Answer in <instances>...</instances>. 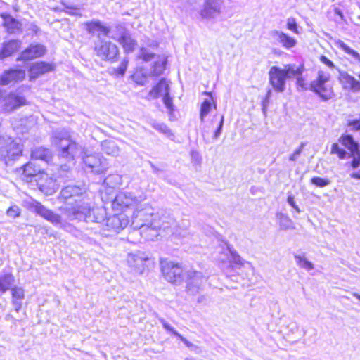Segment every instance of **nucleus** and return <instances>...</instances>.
<instances>
[{
  "label": "nucleus",
  "instance_id": "45",
  "mask_svg": "<svg viewBox=\"0 0 360 360\" xmlns=\"http://www.w3.org/2000/svg\"><path fill=\"white\" fill-rule=\"evenodd\" d=\"M211 101L209 99H205L200 107V118L201 122H204L205 117L208 115L211 110Z\"/></svg>",
  "mask_w": 360,
  "mask_h": 360
},
{
  "label": "nucleus",
  "instance_id": "24",
  "mask_svg": "<svg viewBox=\"0 0 360 360\" xmlns=\"http://www.w3.org/2000/svg\"><path fill=\"white\" fill-rule=\"evenodd\" d=\"M270 35L275 41L281 44L285 49H290L297 44V41L295 39L290 37L281 31H271Z\"/></svg>",
  "mask_w": 360,
  "mask_h": 360
},
{
  "label": "nucleus",
  "instance_id": "41",
  "mask_svg": "<svg viewBox=\"0 0 360 360\" xmlns=\"http://www.w3.org/2000/svg\"><path fill=\"white\" fill-rule=\"evenodd\" d=\"M129 30L122 24H117L115 27V31L110 37L112 39L118 41L120 38H122L124 35L129 34Z\"/></svg>",
  "mask_w": 360,
  "mask_h": 360
},
{
  "label": "nucleus",
  "instance_id": "10",
  "mask_svg": "<svg viewBox=\"0 0 360 360\" xmlns=\"http://www.w3.org/2000/svg\"><path fill=\"white\" fill-rule=\"evenodd\" d=\"M148 262V256L141 252L129 253L127 258V262L130 268V271L135 274H143Z\"/></svg>",
  "mask_w": 360,
  "mask_h": 360
},
{
  "label": "nucleus",
  "instance_id": "7",
  "mask_svg": "<svg viewBox=\"0 0 360 360\" xmlns=\"http://www.w3.org/2000/svg\"><path fill=\"white\" fill-rule=\"evenodd\" d=\"M330 76L322 70L318 72L316 79L310 84V89L319 96L323 101H328L333 97V92L330 87H328L326 83L329 81Z\"/></svg>",
  "mask_w": 360,
  "mask_h": 360
},
{
  "label": "nucleus",
  "instance_id": "59",
  "mask_svg": "<svg viewBox=\"0 0 360 360\" xmlns=\"http://www.w3.org/2000/svg\"><path fill=\"white\" fill-rule=\"evenodd\" d=\"M321 60L322 63H323L328 67H329L330 68H335L334 63L330 60H329L327 57H326L325 56H322L321 57Z\"/></svg>",
  "mask_w": 360,
  "mask_h": 360
},
{
  "label": "nucleus",
  "instance_id": "43",
  "mask_svg": "<svg viewBox=\"0 0 360 360\" xmlns=\"http://www.w3.org/2000/svg\"><path fill=\"white\" fill-rule=\"evenodd\" d=\"M151 124L155 129L165 134V136L168 137L173 136L170 129L165 124L153 122Z\"/></svg>",
  "mask_w": 360,
  "mask_h": 360
},
{
  "label": "nucleus",
  "instance_id": "4",
  "mask_svg": "<svg viewBox=\"0 0 360 360\" xmlns=\"http://www.w3.org/2000/svg\"><path fill=\"white\" fill-rule=\"evenodd\" d=\"M22 148L17 140L8 136L0 135V159L6 165L22 155Z\"/></svg>",
  "mask_w": 360,
  "mask_h": 360
},
{
  "label": "nucleus",
  "instance_id": "47",
  "mask_svg": "<svg viewBox=\"0 0 360 360\" xmlns=\"http://www.w3.org/2000/svg\"><path fill=\"white\" fill-rule=\"evenodd\" d=\"M311 183L317 187L323 188L330 184V181L319 176H314L311 179Z\"/></svg>",
  "mask_w": 360,
  "mask_h": 360
},
{
  "label": "nucleus",
  "instance_id": "22",
  "mask_svg": "<svg viewBox=\"0 0 360 360\" xmlns=\"http://www.w3.org/2000/svg\"><path fill=\"white\" fill-rule=\"evenodd\" d=\"M136 201V196L129 192H120L115 196L112 206L114 208L122 210L132 205Z\"/></svg>",
  "mask_w": 360,
  "mask_h": 360
},
{
  "label": "nucleus",
  "instance_id": "19",
  "mask_svg": "<svg viewBox=\"0 0 360 360\" xmlns=\"http://www.w3.org/2000/svg\"><path fill=\"white\" fill-rule=\"evenodd\" d=\"M26 104V99L17 92H11L4 98V110L12 112Z\"/></svg>",
  "mask_w": 360,
  "mask_h": 360
},
{
  "label": "nucleus",
  "instance_id": "60",
  "mask_svg": "<svg viewBox=\"0 0 360 360\" xmlns=\"http://www.w3.org/2000/svg\"><path fill=\"white\" fill-rule=\"evenodd\" d=\"M134 79V81L135 82H136L137 84H140V85H144L145 84V82L146 80V78L145 77H143V78H141V79H139V74H135L134 76H133Z\"/></svg>",
  "mask_w": 360,
  "mask_h": 360
},
{
  "label": "nucleus",
  "instance_id": "32",
  "mask_svg": "<svg viewBox=\"0 0 360 360\" xmlns=\"http://www.w3.org/2000/svg\"><path fill=\"white\" fill-rule=\"evenodd\" d=\"M101 150L107 155L117 156L120 153V148L116 141L113 140H105L101 143Z\"/></svg>",
  "mask_w": 360,
  "mask_h": 360
},
{
  "label": "nucleus",
  "instance_id": "2",
  "mask_svg": "<svg viewBox=\"0 0 360 360\" xmlns=\"http://www.w3.org/2000/svg\"><path fill=\"white\" fill-rule=\"evenodd\" d=\"M52 143L58 148L59 155L68 161H72L82 151V146L72 140L70 133L65 129L53 132Z\"/></svg>",
  "mask_w": 360,
  "mask_h": 360
},
{
  "label": "nucleus",
  "instance_id": "20",
  "mask_svg": "<svg viewBox=\"0 0 360 360\" xmlns=\"http://www.w3.org/2000/svg\"><path fill=\"white\" fill-rule=\"evenodd\" d=\"M166 224L169 227L167 233H171L172 235L180 238H185L189 235L190 221L188 219H183L179 225H176V221L172 219L169 221L166 222Z\"/></svg>",
  "mask_w": 360,
  "mask_h": 360
},
{
  "label": "nucleus",
  "instance_id": "49",
  "mask_svg": "<svg viewBox=\"0 0 360 360\" xmlns=\"http://www.w3.org/2000/svg\"><path fill=\"white\" fill-rule=\"evenodd\" d=\"M159 321L162 323L163 328L169 333H172L174 335H179L177 332L169 323H167L163 318H159Z\"/></svg>",
  "mask_w": 360,
  "mask_h": 360
},
{
  "label": "nucleus",
  "instance_id": "40",
  "mask_svg": "<svg viewBox=\"0 0 360 360\" xmlns=\"http://www.w3.org/2000/svg\"><path fill=\"white\" fill-rule=\"evenodd\" d=\"M227 250L230 254L229 262L230 264H234L238 267H240L243 264V260L241 257L238 254V252L232 249L231 247H227Z\"/></svg>",
  "mask_w": 360,
  "mask_h": 360
},
{
  "label": "nucleus",
  "instance_id": "11",
  "mask_svg": "<svg viewBox=\"0 0 360 360\" xmlns=\"http://www.w3.org/2000/svg\"><path fill=\"white\" fill-rule=\"evenodd\" d=\"M186 276V289L192 295L198 293L207 281V276L202 272L194 270L188 271Z\"/></svg>",
  "mask_w": 360,
  "mask_h": 360
},
{
  "label": "nucleus",
  "instance_id": "58",
  "mask_svg": "<svg viewBox=\"0 0 360 360\" xmlns=\"http://www.w3.org/2000/svg\"><path fill=\"white\" fill-rule=\"evenodd\" d=\"M176 337L179 338L188 347H190V348H193V347L198 348L197 346H195L193 343L189 342L186 338L183 337L179 333V335H176Z\"/></svg>",
  "mask_w": 360,
  "mask_h": 360
},
{
  "label": "nucleus",
  "instance_id": "28",
  "mask_svg": "<svg viewBox=\"0 0 360 360\" xmlns=\"http://www.w3.org/2000/svg\"><path fill=\"white\" fill-rule=\"evenodd\" d=\"M31 157L32 160H39L49 164L52 161L53 154L50 149L40 146L32 150Z\"/></svg>",
  "mask_w": 360,
  "mask_h": 360
},
{
  "label": "nucleus",
  "instance_id": "57",
  "mask_svg": "<svg viewBox=\"0 0 360 360\" xmlns=\"http://www.w3.org/2000/svg\"><path fill=\"white\" fill-rule=\"evenodd\" d=\"M297 22L293 18H289L287 20V27L288 30L293 31L295 33H298L297 28Z\"/></svg>",
  "mask_w": 360,
  "mask_h": 360
},
{
  "label": "nucleus",
  "instance_id": "52",
  "mask_svg": "<svg viewBox=\"0 0 360 360\" xmlns=\"http://www.w3.org/2000/svg\"><path fill=\"white\" fill-rule=\"evenodd\" d=\"M163 103L165 107L170 111L172 112L174 110V105L172 102V98L169 96V94H166L163 96Z\"/></svg>",
  "mask_w": 360,
  "mask_h": 360
},
{
  "label": "nucleus",
  "instance_id": "51",
  "mask_svg": "<svg viewBox=\"0 0 360 360\" xmlns=\"http://www.w3.org/2000/svg\"><path fill=\"white\" fill-rule=\"evenodd\" d=\"M128 59L124 58L121 63L120 64L119 67L117 68L116 72L119 75L123 76L125 74V72L127 70V65H128Z\"/></svg>",
  "mask_w": 360,
  "mask_h": 360
},
{
  "label": "nucleus",
  "instance_id": "44",
  "mask_svg": "<svg viewBox=\"0 0 360 360\" xmlns=\"http://www.w3.org/2000/svg\"><path fill=\"white\" fill-rule=\"evenodd\" d=\"M279 226L281 230H288L292 228V221L287 215L281 214L279 217Z\"/></svg>",
  "mask_w": 360,
  "mask_h": 360
},
{
  "label": "nucleus",
  "instance_id": "34",
  "mask_svg": "<svg viewBox=\"0 0 360 360\" xmlns=\"http://www.w3.org/2000/svg\"><path fill=\"white\" fill-rule=\"evenodd\" d=\"M117 41L122 46L126 53L133 52L136 46V41L132 39L130 33L124 35L122 38H120Z\"/></svg>",
  "mask_w": 360,
  "mask_h": 360
},
{
  "label": "nucleus",
  "instance_id": "38",
  "mask_svg": "<svg viewBox=\"0 0 360 360\" xmlns=\"http://www.w3.org/2000/svg\"><path fill=\"white\" fill-rule=\"evenodd\" d=\"M103 184L109 188H118L122 184V176L118 174H110L104 179Z\"/></svg>",
  "mask_w": 360,
  "mask_h": 360
},
{
  "label": "nucleus",
  "instance_id": "13",
  "mask_svg": "<svg viewBox=\"0 0 360 360\" xmlns=\"http://www.w3.org/2000/svg\"><path fill=\"white\" fill-rule=\"evenodd\" d=\"M169 227L166 224L165 221H162L161 224H156L154 221H150L146 225L140 227V234L148 240H153L159 236V231H163L167 233Z\"/></svg>",
  "mask_w": 360,
  "mask_h": 360
},
{
  "label": "nucleus",
  "instance_id": "14",
  "mask_svg": "<svg viewBox=\"0 0 360 360\" xmlns=\"http://www.w3.org/2000/svg\"><path fill=\"white\" fill-rule=\"evenodd\" d=\"M46 47L41 44H30L20 53L17 61H27L43 56L46 53Z\"/></svg>",
  "mask_w": 360,
  "mask_h": 360
},
{
  "label": "nucleus",
  "instance_id": "62",
  "mask_svg": "<svg viewBox=\"0 0 360 360\" xmlns=\"http://www.w3.org/2000/svg\"><path fill=\"white\" fill-rule=\"evenodd\" d=\"M340 149L341 148H340L339 145L337 143H334L331 146L330 153L332 154H337Z\"/></svg>",
  "mask_w": 360,
  "mask_h": 360
},
{
  "label": "nucleus",
  "instance_id": "48",
  "mask_svg": "<svg viewBox=\"0 0 360 360\" xmlns=\"http://www.w3.org/2000/svg\"><path fill=\"white\" fill-rule=\"evenodd\" d=\"M349 157L353 158V160L351 162V166L354 169H356L360 166V150H359V149L356 151L350 153L349 154Z\"/></svg>",
  "mask_w": 360,
  "mask_h": 360
},
{
  "label": "nucleus",
  "instance_id": "33",
  "mask_svg": "<svg viewBox=\"0 0 360 360\" xmlns=\"http://www.w3.org/2000/svg\"><path fill=\"white\" fill-rule=\"evenodd\" d=\"M14 276L10 273L0 275V292L5 293L14 283Z\"/></svg>",
  "mask_w": 360,
  "mask_h": 360
},
{
  "label": "nucleus",
  "instance_id": "8",
  "mask_svg": "<svg viewBox=\"0 0 360 360\" xmlns=\"http://www.w3.org/2000/svg\"><path fill=\"white\" fill-rule=\"evenodd\" d=\"M25 203L28 210L37 213L53 224H61L62 219L60 215L47 209L41 202L30 198V200L25 201Z\"/></svg>",
  "mask_w": 360,
  "mask_h": 360
},
{
  "label": "nucleus",
  "instance_id": "3",
  "mask_svg": "<svg viewBox=\"0 0 360 360\" xmlns=\"http://www.w3.org/2000/svg\"><path fill=\"white\" fill-rule=\"evenodd\" d=\"M297 72L295 65H286L284 68L272 66L269 71V84L276 91L283 93L285 90L286 80L294 78Z\"/></svg>",
  "mask_w": 360,
  "mask_h": 360
},
{
  "label": "nucleus",
  "instance_id": "46",
  "mask_svg": "<svg viewBox=\"0 0 360 360\" xmlns=\"http://www.w3.org/2000/svg\"><path fill=\"white\" fill-rule=\"evenodd\" d=\"M295 70L298 72L294 75V78H296L297 86H300L302 89L307 90L308 89L307 84L304 83V79L302 77V72L304 70L303 67H296Z\"/></svg>",
  "mask_w": 360,
  "mask_h": 360
},
{
  "label": "nucleus",
  "instance_id": "54",
  "mask_svg": "<svg viewBox=\"0 0 360 360\" xmlns=\"http://www.w3.org/2000/svg\"><path fill=\"white\" fill-rule=\"evenodd\" d=\"M304 146H305V143L302 142L300 147L297 149H296L293 152V153L290 156L289 160L290 161H295L297 159V158L300 155Z\"/></svg>",
  "mask_w": 360,
  "mask_h": 360
},
{
  "label": "nucleus",
  "instance_id": "61",
  "mask_svg": "<svg viewBox=\"0 0 360 360\" xmlns=\"http://www.w3.org/2000/svg\"><path fill=\"white\" fill-rule=\"evenodd\" d=\"M340 159H345L349 153L344 149H340L337 153Z\"/></svg>",
  "mask_w": 360,
  "mask_h": 360
},
{
  "label": "nucleus",
  "instance_id": "31",
  "mask_svg": "<svg viewBox=\"0 0 360 360\" xmlns=\"http://www.w3.org/2000/svg\"><path fill=\"white\" fill-rule=\"evenodd\" d=\"M335 44L351 57L352 63L360 65V54L357 51L350 48L340 39L335 41Z\"/></svg>",
  "mask_w": 360,
  "mask_h": 360
},
{
  "label": "nucleus",
  "instance_id": "16",
  "mask_svg": "<svg viewBox=\"0 0 360 360\" xmlns=\"http://www.w3.org/2000/svg\"><path fill=\"white\" fill-rule=\"evenodd\" d=\"M223 2V0H205L200 15L206 19L216 18L221 13Z\"/></svg>",
  "mask_w": 360,
  "mask_h": 360
},
{
  "label": "nucleus",
  "instance_id": "36",
  "mask_svg": "<svg viewBox=\"0 0 360 360\" xmlns=\"http://www.w3.org/2000/svg\"><path fill=\"white\" fill-rule=\"evenodd\" d=\"M21 169H22V174L27 178V181L29 178L37 176L41 172L40 168L36 167L32 162L25 164Z\"/></svg>",
  "mask_w": 360,
  "mask_h": 360
},
{
  "label": "nucleus",
  "instance_id": "1",
  "mask_svg": "<svg viewBox=\"0 0 360 360\" xmlns=\"http://www.w3.org/2000/svg\"><path fill=\"white\" fill-rule=\"evenodd\" d=\"M86 188L84 186L68 185L60 192L58 200L65 204L59 210L70 221L101 223L105 220V211L103 208H91L84 202Z\"/></svg>",
  "mask_w": 360,
  "mask_h": 360
},
{
  "label": "nucleus",
  "instance_id": "12",
  "mask_svg": "<svg viewBox=\"0 0 360 360\" xmlns=\"http://www.w3.org/2000/svg\"><path fill=\"white\" fill-rule=\"evenodd\" d=\"M153 221V210L150 207L137 208L132 216L131 226L134 229H138L140 227L150 223Z\"/></svg>",
  "mask_w": 360,
  "mask_h": 360
},
{
  "label": "nucleus",
  "instance_id": "39",
  "mask_svg": "<svg viewBox=\"0 0 360 360\" xmlns=\"http://www.w3.org/2000/svg\"><path fill=\"white\" fill-rule=\"evenodd\" d=\"M56 178L61 181H67L72 177L70 165L64 164L60 165L56 173Z\"/></svg>",
  "mask_w": 360,
  "mask_h": 360
},
{
  "label": "nucleus",
  "instance_id": "29",
  "mask_svg": "<svg viewBox=\"0 0 360 360\" xmlns=\"http://www.w3.org/2000/svg\"><path fill=\"white\" fill-rule=\"evenodd\" d=\"M169 84L165 78H162L159 82L149 92L150 96L153 98L164 96L169 94Z\"/></svg>",
  "mask_w": 360,
  "mask_h": 360
},
{
  "label": "nucleus",
  "instance_id": "37",
  "mask_svg": "<svg viewBox=\"0 0 360 360\" xmlns=\"http://www.w3.org/2000/svg\"><path fill=\"white\" fill-rule=\"evenodd\" d=\"M167 62V60L165 57L158 56L153 66V70L151 71L153 75L159 76L162 75L165 70Z\"/></svg>",
  "mask_w": 360,
  "mask_h": 360
},
{
  "label": "nucleus",
  "instance_id": "15",
  "mask_svg": "<svg viewBox=\"0 0 360 360\" xmlns=\"http://www.w3.org/2000/svg\"><path fill=\"white\" fill-rule=\"evenodd\" d=\"M339 72L338 80L345 90L353 93L360 92V81L356 79L347 72L338 69Z\"/></svg>",
  "mask_w": 360,
  "mask_h": 360
},
{
  "label": "nucleus",
  "instance_id": "64",
  "mask_svg": "<svg viewBox=\"0 0 360 360\" xmlns=\"http://www.w3.org/2000/svg\"><path fill=\"white\" fill-rule=\"evenodd\" d=\"M269 100L270 99H267L266 97H265L263 101H262V110L264 111V112H265L266 110V108L269 105Z\"/></svg>",
  "mask_w": 360,
  "mask_h": 360
},
{
  "label": "nucleus",
  "instance_id": "26",
  "mask_svg": "<svg viewBox=\"0 0 360 360\" xmlns=\"http://www.w3.org/2000/svg\"><path fill=\"white\" fill-rule=\"evenodd\" d=\"M86 26L87 32L91 35L97 34L101 36V34H102L105 37H108L110 32V29L103 25L99 20L87 22Z\"/></svg>",
  "mask_w": 360,
  "mask_h": 360
},
{
  "label": "nucleus",
  "instance_id": "5",
  "mask_svg": "<svg viewBox=\"0 0 360 360\" xmlns=\"http://www.w3.org/2000/svg\"><path fill=\"white\" fill-rule=\"evenodd\" d=\"M96 55L101 60L114 63L119 57V48L112 41L98 35V39L94 43Z\"/></svg>",
  "mask_w": 360,
  "mask_h": 360
},
{
  "label": "nucleus",
  "instance_id": "9",
  "mask_svg": "<svg viewBox=\"0 0 360 360\" xmlns=\"http://www.w3.org/2000/svg\"><path fill=\"white\" fill-rule=\"evenodd\" d=\"M161 270L164 278L169 283H177L182 281V267L172 261L162 259Z\"/></svg>",
  "mask_w": 360,
  "mask_h": 360
},
{
  "label": "nucleus",
  "instance_id": "50",
  "mask_svg": "<svg viewBox=\"0 0 360 360\" xmlns=\"http://www.w3.org/2000/svg\"><path fill=\"white\" fill-rule=\"evenodd\" d=\"M140 57L146 62H148L152 59L155 58V55L153 53H149L145 49H141L140 53Z\"/></svg>",
  "mask_w": 360,
  "mask_h": 360
},
{
  "label": "nucleus",
  "instance_id": "55",
  "mask_svg": "<svg viewBox=\"0 0 360 360\" xmlns=\"http://www.w3.org/2000/svg\"><path fill=\"white\" fill-rule=\"evenodd\" d=\"M287 202L288 203L295 209V210L297 212V213H300L301 210L299 208L298 205L296 204L295 201V198H294V195L292 194V193H288V198H287Z\"/></svg>",
  "mask_w": 360,
  "mask_h": 360
},
{
  "label": "nucleus",
  "instance_id": "42",
  "mask_svg": "<svg viewBox=\"0 0 360 360\" xmlns=\"http://www.w3.org/2000/svg\"><path fill=\"white\" fill-rule=\"evenodd\" d=\"M295 259L297 264L300 267L308 271L314 269V264L311 262L308 261L304 255H295Z\"/></svg>",
  "mask_w": 360,
  "mask_h": 360
},
{
  "label": "nucleus",
  "instance_id": "63",
  "mask_svg": "<svg viewBox=\"0 0 360 360\" xmlns=\"http://www.w3.org/2000/svg\"><path fill=\"white\" fill-rule=\"evenodd\" d=\"M149 164L153 169V172L155 174H158L162 170L156 167L152 162H149Z\"/></svg>",
  "mask_w": 360,
  "mask_h": 360
},
{
  "label": "nucleus",
  "instance_id": "30",
  "mask_svg": "<svg viewBox=\"0 0 360 360\" xmlns=\"http://www.w3.org/2000/svg\"><path fill=\"white\" fill-rule=\"evenodd\" d=\"M12 304L15 307V311L18 312L22 307V300L25 298V291L22 288L15 286L11 289Z\"/></svg>",
  "mask_w": 360,
  "mask_h": 360
},
{
  "label": "nucleus",
  "instance_id": "25",
  "mask_svg": "<svg viewBox=\"0 0 360 360\" xmlns=\"http://www.w3.org/2000/svg\"><path fill=\"white\" fill-rule=\"evenodd\" d=\"M22 41L18 39H11L3 43L0 51V60L12 56L20 49Z\"/></svg>",
  "mask_w": 360,
  "mask_h": 360
},
{
  "label": "nucleus",
  "instance_id": "27",
  "mask_svg": "<svg viewBox=\"0 0 360 360\" xmlns=\"http://www.w3.org/2000/svg\"><path fill=\"white\" fill-rule=\"evenodd\" d=\"M4 25L9 34H20L22 32V24L11 15H2Z\"/></svg>",
  "mask_w": 360,
  "mask_h": 360
},
{
  "label": "nucleus",
  "instance_id": "53",
  "mask_svg": "<svg viewBox=\"0 0 360 360\" xmlns=\"http://www.w3.org/2000/svg\"><path fill=\"white\" fill-rule=\"evenodd\" d=\"M20 210L17 205L11 206L7 210L8 216L13 217V218H15V217L20 216Z\"/></svg>",
  "mask_w": 360,
  "mask_h": 360
},
{
  "label": "nucleus",
  "instance_id": "17",
  "mask_svg": "<svg viewBox=\"0 0 360 360\" xmlns=\"http://www.w3.org/2000/svg\"><path fill=\"white\" fill-rule=\"evenodd\" d=\"M129 224L128 217L124 214L110 216L105 219V226L108 231L119 233Z\"/></svg>",
  "mask_w": 360,
  "mask_h": 360
},
{
  "label": "nucleus",
  "instance_id": "18",
  "mask_svg": "<svg viewBox=\"0 0 360 360\" xmlns=\"http://www.w3.org/2000/svg\"><path fill=\"white\" fill-rule=\"evenodd\" d=\"M39 189L46 195L53 194L58 188L57 179L49 176L46 174H41L40 178L37 180Z\"/></svg>",
  "mask_w": 360,
  "mask_h": 360
},
{
  "label": "nucleus",
  "instance_id": "56",
  "mask_svg": "<svg viewBox=\"0 0 360 360\" xmlns=\"http://www.w3.org/2000/svg\"><path fill=\"white\" fill-rule=\"evenodd\" d=\"M224 115H221V118H220V121H219V125H218L217 129L215 130V131L214 133V136H213L214 139H217L221 135V131H222V129H223V126H224Z\"/></svg>",
  "mask_w": 360,
  "mask_h": 360
},
{
  "label": "nucleus",
  "instance_id": "6",
  "mask_svg": "<svg viewBox=\"0 0 360 360\" xmlns=\"http://www.w3.org/2000/svg\"><path fill=\"white\" fill-rule=\"evenodd\" d=\"M84 169L97 174L103 173L109 167L108 160L100 153L85 155L82 157Z\"/></svg>",
  "mask_w": 360,
  "mask_h": 360
},
{
  "label": "nucleus",
  "instance_id": "35",
  "mask_svg": "<svg viewBox=\"0 0 360 360\" xmlns=\"http://www.w3.org/2000/svg\"><path fill=\"white\" fill-rule=\"evenodd\" d=\"M339 142L342 145L345 146L348 150H349L350 153L356 151L359 149V143L354 140L353 136L352 135H342L339 139Z\"/></svg>",
  "mask_w": 360,
  "mask_h": 360
},
{
  "label": "nucleus",
  "instance_id": "23",
  "mask_svg": "<svg viewBox=\"0 0 360 360\" xmlns=\"http://www.w3.org/2000/svg\"><path fill=\"white\" fill-rule=\"evenodd\" d=\"M53 70L52 64L41 61L33 63L29 70L30 79H37L41 75L49 72Z\"/></svg>",
  "mask_w": 360,
  "mask_h": 360
},
{
  "label": "nucleus",
  "instance_id": "21",
  "mask_svg": "<svg viewBox=\"0 0 360 360\" xmlns=\"http://www.w3.org/2000/svg\"><path fill=\"white\" fill-rule=\"evenodd\" d=\"M25 71L22 69H10L0 75V85H8L23 80Z\"/></svg>",
  "mask_w": 360,
  "mask_h": 360
}]
</instances>
